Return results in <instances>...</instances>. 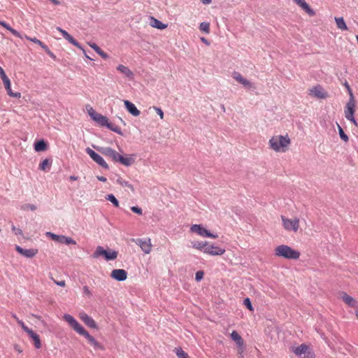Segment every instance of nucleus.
Instances as JSON below:
<instances>
[{
    "label": "nucleus",
    "instance_id": "nucleus-41",
    "mask_svg": "<svg viewBox=\"0 0 358 358\" xmlns=\"http://www.w3.org/2000/svg\"><path fill=\"white\" fill-rule=\"evenodd\" d=\"M45 235H46V236L50 237L52 240H53L56 242H58L59 235H57V234L50 232V231L46 232Z\"/></svg>",
    "mask_w": 358,
    "mask_h": 358
},
{
    "label": "nucleus",
    "instance_id": "nucleus-60",
    "mask_svg": "<svg viewBox=\"0 0 358 358\" xmlns=\"http://www.w3.org/2000/svg\"><path fill=\"white\" fill-rule=\"evenodd\" d=\"M96 178L99 181H101V182H106L107 180L106 178H105L103 176H97Z\"/></svg>",
    "mask_w": 358,
    "mask_h": 358
},
{
    "label": "nucleus",
    "instance_id": "nucleus-53",
    "mask_svg": "<svg viewBox=\"0 0 358 358\" xmlns=\"http://www.w3.org/2000/svg\"><path fill=\"white\" fill-rule=\"evenodd\" d=\"M155 110L157 112V113L159 115L160 118L162 120L164 119V112L160 108L158 107H154Z\"/></svg>",
    "mask_w": 358,
    "mask_h": 358
},
{
    "label": "nucleus",
    "instance_id": "nucleus-34",
    "mask_svg": "<svg viewBox=\"0 0 358 358\" xmlns=\"http://www.w3.org/2000/svg\"><path fill=\"white\" fill-rule=\"evenodd\" d=\"M37 208L36 206L31 203H24L21 206L20 209L24 211H34Z\"/></svg>",
    "mask_w": 358,
    "mask_h": 358
},
{
    "label": "nucleus",
    "instance_id": "nucleus-62",
    "mask_svg": "<svg viewBox=\"0 0 358 358\" xmlns=\"http://www.w3.org/2000/svg\"><path fill=\"white\" fill-rule=\"evenodd\" d=\"M201 1L204 4H208L211 3L212 0H201Z\"/></svg>",
    "mask_w": 358,
    "mask_h": 358
},
{
    "label": "nucleus",
    "instance_id": "nucleus-23",
    "mask_svg": "<svg viewBox=\"0 0 358 358\" xmlns=\"http://www.w3.org/2000/svg\"><path fill=\"white\" fill-rule=\"evenodd\" d=\"M117 70L124 74L129 80H133L134 73L127 66L120 64L117 67Z\"/></svg>",
    "mask_w": 358,
    "mask_h": 358
},
{
    "label": "nucleus",
    "instance_id": "nucleus-11",
    "mask_svg": "<svg viewBox=\"0 0 358 358\" xmlns=\"http://www.w3.org/2000/svg\"><path fill=\"white\" fill-rule=\"evenodd\" d=\"M225 252V250L224 248L215 246L213 244H209L207 243V245L205 248L204 253L210 255L211 256H217L222 255Z\"/></svg>",
    "mask_w": 358,
    "mask_h": 358
},
{
    "label": "nucleus",
    "instance_id": "nucleus-58",
    "mask_svg": "<svg viewBox=\"0 0 358 358\" xmlns=\"http://www.w3.org/2000/svg\"><path fill=\"white\" fill-rule=\"evenodd\" d=\"M55 283L61 287H64L66 285V282L64 280H61V281L55 280Z\"/></svg>",
    "mask_w": 358,
    "mask_h": 358
},
{
    "label": "nucleus",
    "instance_id": "nucleus-36",
    "mask_svg": "<svg viewBox=\"0 0 358 358\" xmlns=\"http://www.w3.org/2000/svg\"><path fill=\"white\" fill-rule=\"evenodd\" d=\"M175 352L178 358H189L188 355L180 348H176Z\"/></svg>",
    "mask_w": 358,
    "mask_h": 358
},
{
    "label": "nucleus",
    "instance_id": "nucleus-48",
    "mask_svg": "<svg viewBox=\"0 0 358 358\" xmlns=\"http://www.w3.org/2000/svg\"><path fill=\"white\" fill-rule=\"evenodd\" d=\"M203 272L201 271H199L195 274V279L196 281H200L203 278Z\"/></svg>",
    "mask_w": 358,
    "mask_h": 358
},
{
    "label": "nucleus",
    "instance_id": "nucleus-55",
    "mask_svg": "<svg viewBox=\"0 0 358 358\" xmlns=\"http://www.w3.org/2000/svg\"><path fill=\"white\" fill-rule=\"evenodd\" d=\"M97 54H99L103 59H107L108 57V55L101 49L97 52Z\"/></svg>",
    "mask_w": 358,
    "mask_h": 358
},
{
    "label": "nucleus",
    "instance_id": "nucleus-50",
    "mask_svg": "<svg viewBox=\"0 0 358 358\" xmlns=\"http://www.w3.org/2000/svg\"><path fill=\"white\" fill-rule=\"evenodd\" d=\"M8 31H10L12 33V34H13L15 36H16L17 38H22L20 33L19 31H17V30L13 29L12 27H10Z\"/></svg>",
    "mask_w": 358,
    "mask_h": 358
},
{
    "label": "nucleus",
    "instance_id": "nucleus-17",
    "mask_svg": "<svg viewBox=\"0 0 358 358\" xmlns=\"http://www.w3.org/2000/svg\"><path fill=\"white\" fill-rule=\"evenodd\" d=\"M79 317L89 327L92 329L97 328L96 322L93 320L92 317H90L85 313H80L79 314Z\"/></svg>",
    "mask_w": 358,
    "mask_h": 358
},
{
    "label": "nucleus",
    "instance_id": "nucleus-5",
    "mask_svg": "<svg viewBox=\"0 0 358 358\" xmlns=\"http://www.w3.org/2000/svg\"><path fill=\"white\" fill-rule=\"evenodd\" d=\"M117 252L110 249L105 250L102 246H97L95 251L92 254L94 259H98L100 257H103L106 261L114 260L117 257Z\"/></svg>",
    "mask_w": 358,
    "mask_h": 358
},
{
    "label": "nucleus",
    "instance_id": "nucleus-16",
    "mask_svg": "<svg viewBox=\"0 0 358 358\" xmlns=\"http://www.w3.org/2000/svg\"><path fill=\"white\" fill-rule=\"evenodd\" d=\"M110 276L118 281H124L127 278V273L124 269H114L112 271Z\"/></svg>",
    "mask_w": 358,
    "mask_h": 358
},
{
    "label": "nucleus",
    "instance_id": "nucleus-56",
    "mask_svg": "<svg viewBox=\"0 0 358 358\" xmlns=\"http://www.w3.org/2000/svg\"><path fill=\"white\" fill-rule=\"evenodd\" d=\"M0 25L2 26L3 27L6 28L7 30H9V29L11 27L8 24H7L6 22L4 21H1L0 20Z\"/></svg>",
    "mask_w": 358,
    "mask_h": 358
},
{
    "label": "nucleus",
    "instance_id": "nucleus-64",
    "mask_svg": "<svg viewBox=\"0 0 358 358\" xmlns=\"http://www.w3.org/2000/svg\"><path fill=\"white\" fill-rule=\"evenodd\" d=\"M356 308L355 315H356L357 317L358 318V306H357V308Z\"/></svg>",
    "mask_w": 358,
    "mask_h": 358
},
{
    "label": "nucleus",
    "instance_id": "nucleus-42",
    "mask_svg": "<svg viewBox=\"0 0 358 358\" xmlns=\"http://www.w3.org/2000/svg\"><path fill=\"white\" fill-rule=\"evenodd\" d=\"M45 235H46V236L50 237L52 240H53L56 242H58L59 235H57V234L50 232V231L46 232Z\"/></svg>",
    "mask_w": 358,
    "mask_h": 358
},
{
    "label": "nucleus",
    "instance_id": "nucleus-52",
    "mask_svg": "<svg viewBox=\"0 0 358 358\" xmlns=\"http://www.w3.org/2000/svg\"><path fill=\"white\" fill-rule=\"evenodd\" d=\"M0 76L3 81L8 79V78L6 75L4 70L1 66H0Z\"/></svg>",
    "mask_w": 358,
    "mask_h": 358
},
{
    "label": "nucleus",
    "instance_id": "nucleus-40",
    "mask_svg": "<svg viewBox=\"0 0 358 358\" xmlns=\"http://www.w3.org/2000/svg\"><path fill=\"white\" fill-rule=\"evenodd\" d=\"M199 29L201 31H203V32H206V33H209V31H210V25H209V23L208 22H201L199 25Z\"/></svg>",
    "mask_w": 358,
    "mask_h": 358
},
{
    "label": "nucleus",
    "instance_id": "nucleus-2",
    "mask_svg": "<svg viewBox=\"0 0 358 358\" xmlns=\"http://www.w3.org/2000/svg\"><path fill=\"white\" fill-rule=\"evenodd\" d=\"M87 112L90 117L95 121L101 127H106L110 130L122 135L121 129L116 125L109 122L108 118L100 113H96L92 107L87 108Z\"/></svg>",
    "mask_w": 358,
    "mask_h": 358
},
{
    "label": "nucleus",
    "instance_id": "nucleus-63",
    "mask_svg": "<svg viewBox=\"0 0 358 358\" xmlns=\"http://www.w3.org/2000/svg\"><path fill=\"white\" fill-rule=\"evenodd\" d=\"M69 179H70L71 180H78V177H77V176H71L69 177Z\"/></svg>",
    "mask_w": 358,
    "mask_h": 358
},
{
    "label": "nucleus",
    "instance_id": "nucleus-44",
    "mask_svg": "<svg viewBox=\"0 0 358 358\" xmlns=\"http://www.w3.org/2000/svg\"><path fill=\"white\" fill-rule=\"evenodd\" d=\"M243 304L250 310H253L252 303L249 298H246L243 301Z\"/></svg>",
    "mask_w": 358,
    "mask_h": 358
},
{
    "label": "nucleus",
    "instance_id": "nucleus-6",
    "mask_svg": "<svg viewBox=\"0 0 358 358\" xmlns=\"http://www.w3.org/2000/svg\"><path fill=\"white\" fill-rule=\"evenodd\" d=\"M355 101L352 95V93H350V98L348 102L347 103L345 108V117L347 120H350L355 125H357V122L354 117L355 113Z\"/></svg>",
    "mask_w": 358,
    "mask_h": 358
},
{
    "label": "nucleus",
    "instance_id": "nucleus-47",
    "mask_svg": "<svg viewBox=\"0 0 358 358\" xmlns=\"http://www.w3.org/2000/svg\"><path fill=\"white\" fill-rule=\"evenodd\" d=\"M131 210L132 212L138 214V215H142L143 214V211H142V209L141 208H139L138 206H132L131 208Z\"/></svg>",
    "mask_w": 358,
    "mask_h": 358
},
{
    "label": "nucleus",
    "instance_id": "nucleus-13",
    "mask_svg": "<svg viewBox=\"0 0 358 358\" xmlns=\"http://www.w3.org/2000/svg\"><path fill=\"white\" fill-rule=\"evenodd\" d=\"M56 29L57 31H59L62 34L63 37L66 40H67L70 43L75 45L78 48L82 50L83 51V52L85 54V51L81 45L76 40H75L66 31L62 29V28H60L59 27H57Z\"/></svg>",
    "mask_w": 358,
    "mask_h": 358
},
{
    "label": "nucleus",
    "instance_id": "nucleus-61",
    "mask_svg": "<svg viewBox=\"0 0 358 358\" xmlns=\"http://www.w3.org/2000/svg\"><path fill=\"white\" fill-rule=\"evenodd\" d=\"M345 86L348 89V90L349 91L350 94L352 93L350 87V85H348V83L347 82L345 83Z\"/></svg>",
    "mask_w": 358,
    "mask_h": 358
},
{
    "label": "nucleus",
    "instance_id": "nucleus-54",
    "mask_svg": "<svg viewBox=\"0 0 358 358\" xmlns=\"http://www.w3.org/2000/svg\"><path fill=\"white\" fill-rule=\"evenodd\" d=\"M44 50L45 51V52L50 57H52V59H56V56L54 55V53L49 49V48L47 46L45 48V49H44Z\"/></svg>",
    "mask_w": 358,
    "mask_h": 358
},
{
    "label": "nucleus",
    "instance_id": "nucleus-22",
    "mask_svg": "<svg viewBox=\"0 0 358 358\" xmlns=\"http://www.w3.org/2000/svg\"><path fill=\"white\" fill-rule=\"evenodd\" d=\"M3 83L4 84L6 90L7 91V93L10 96L15 97L17 99H19L21 97V94L20 92H12L11 87H10V81L9 78L3 81Z\"/></svg>",
    "mask_w": 358,
    "mask_h": 358
},
{
    "label": "nucleus",
    "instance_id": "nucleus-19",
    "mask_svg": "<svg viewBox=\"0 0 358 358\" xmlns=\"http://www.w3.org/2000/svg\"><path fill=\"white\" fill-rule=\"evenodd\" d=\"M294 1L310 16H314L315 15V12L312 8H310L305 0H294Z\"/></svg>",
    "mask_w": 358,
    "mask_h": 358
},
{
    "label": "nucleus",
    "instance_id": "nucleus-57",
    "mask_svg": "<svg viewBox=\"0 0 358 358\" xmlns=\"http://www.w3.org/2000/svg\"><path fill=\"white\" fill-rule=\"evenodd\" d=\"M303 358H315V355L312 352H308L303 357Z\"/></svg>",
    "mask_w": 358,
    "mask_h": 358
},
{
    "label": "nucleus",
    "instance_id": "nucleus-21",
    "mask_svg": "<svg viewBox=\"0 0 358 358\" xmlns=\"http://www.w3.org/2000/svg\"><path fill=\"white\" fill-rule=\"evenodd\" d=\"M27 334L33 340L34 345L35 348L37 349L41 348V343L39 336L36 332H34L32 329H30Z\"/></svg>",
    "mask_w": 358,
    "mask_h": 358
},
{
    "label": "nucleus",
    "instance_id": "nucleus-10",
    "mask_svg": "<svg viewBox=\"0 0 358 358\" xmlns=\"http://www.w3.org/2000/svg\"><path fill=\"white\" fill-rule=\"evenodd\" d=\"M136 245L140 246L141 250L145 253L149 254L152 250V244L150 238H137L132 239Z\"/></svg>",
    "mask_w": 358,
    "mask_h": 358
},
{
    "label": "nucleus",
    "instance_id": "nucleus-20",
    "mask_svg": "<svg viewBox=\"0 0 358 358\" xmlns=\"http://www.w3.org/2000/svg\"><path fill=\"white\" fill-rule=\"evenodd\" d=\"M124 104L127 110L134 116H138L141 113L140 110L136 107V106L128 100L124 101Z\"/></svg>",
    "mask_w": 358,
    "mask_h": 358
},
{
    "label": "nucleus",
    "instance_id": "nucleus-49",
    "mask_svg": "<svg viewBox=\"0 0 358 358\" xmlns=\"http://www.w3.org/2000/svg\"><path fill=\"white\" fill-rule=\"evenodd\" d=\"M8 31H10L12 33V34H13L15 36H16L17 38H22L20 33L19 31H17V30L13 29L12 27H10Z\"/></svg>",
    "mask_w": 358,
    "mask_h": 358
},
{
    "label": "nucleus",
    "instance_id": "nucleus-24",
    "mask_svg": "<svg viewBox=\"0 0 358 358\" xmlns=\"http://www.w3.org/2000/svg\"><path fill=\"white\" fill-rule=\"evenodd\" d=\"M150 25L152 27L157 28L161 30L167 27V24L162 23L161 21L155 18L154 17H150Z\"/></svg>",
    "mask_w": 358,
    "mask_h": 358
},
{
    "label": "nucleus",
    "instance_id": "nucleus-12",
    "mask_svg": "<svg viewBox=\"0 0 358 358\" xmlns=\"http://www.w3.org/2000/svg\"><path fill=\"white\" fill-rule=\"evenodd\" d=\"M232 78L243 85L246 89L255 88L254 85L250 81L243 77L242 75L237 71L232 73Z\"/></svg>",
    "mask_w": 358,
    "mask_h": 358
},
{
    "label": "nucleus",
    "instance_id": "nucleus-33",
    "mask_svg": "<svg viewBox=\"0 0 358 358\" xmlns=\"http://www.w3.org/2000/svg\"><path fill=\"white\" fill-rule=\"evenodd\" d=\"M117 182L119 185H120L122 187H127L129 188L132 192H134L135 189H134V186L131 184H130L128 181L124 180L123 178H117Z\"/></svg>",
    "mask_w": 358,
    "mask_h": 358
},
{
    "label": "nucleus",
    "instance_id": "nucleus-51",
    "mask_svg": "<svg viewBox=\"0 0 358 358\" xmlns=\"http://www.w3.org/2000/svg\"><path fill=\"white\" fill-rule=\"evenodd\" d=\"M88 45L97 53L98 51L101 50V48L94 43H88Z\"/></svg>",
    "mask_w": 358,
    "mask_h": 358
},
{
    "label": "nucleus",
    "instance_id": "nucleus-27",
    "mask_svg": "<svg viewBox=\"0 0 358 358\" xmlns=\"http://www.w3.org/2000/svg\"><path fill=\"white\" fill-rule=\"evenodd\" d=\"M231 338L233 341H234L236 344L240 346L241 348L243 347V341L241 338V336L238 334L237 331H233L231 334ZM241 351H243V348L241 349Z\"/></svg>",
    "mask_w": 358,
    "mask_h": 358
},
{
    "label": "nucleus",
    "instance_id": "nucleus-30",
    "mask_svg": "<svg viewBox=\"0 0 358 358\" xmlns=\"http://www.w3.org/2000/svg\"><path fill=\"white\" fill-rule=\"evenodd\" d=\"M34 149L36 152L45 151L47 149V144L43 140L38 141L34 144Z\"/></svg>",
    "mask_w": 358,
    "mask_h": 358
},
{
    "label": "nucleus",
    "instance_id": "nucleus-38",
    "mask_svg": "<svg viewBox=\"0 0 358 358\" xmlns=\"http://www.w3.org/2000/svg\"><path fill=\"white\" fill-rule=\"evenodd\" d=\"M99 150L104 155L110 157L115 150H113L110 148H101V149H99Z\"/></svg>",
    "mask_w": 358,
    "mask_h": 358
},
{
    "label": "nucleus",
    "instance_id": "nucleus-46",
    "mask_svg": "<svg viewBox=\"0 0 358 358\" xmlns=\"http://www.w3.org/2000/svg\"><path fill=\"white\" fill-rule=\"evenodd\" d=\"M12 231L17 236H22V231L20 229L16 227L14 225H12Z\"/></svg>",
    "mask_w": 358,
    "mask_h": 358
},
{
    "label": "nucleus",
    "instance_id": "nucleus-32",
    "mask_svg": "<svg viewBox=\"0 0 358 358\" xmlns=\"http://www.w3.org/2000/svg\"><path fill=\"white\" fill-rule=\"evenodd\" d=\"M335 21L338 29L342 31L348 30V27L344 21L343 17H335Z\"/></svg>",
    "mask_w": 358,
    "mask_h": 358
},
{
    "label": "nucleus",
    "instance_id": "nucleus-43",
    "mask_svg": "<svg viewBox=\"0 0 358 358\" xmlns=\"http://www.w3.org/2000/svg\"><path fill=\"white\" fill-rule=\"evenodd\" d=\"M121 155L117 152L115 150L113 151L110 158L115 162H118Z\"/></svg>",
    "mask_w": 358,
    "mask_h": 358
},
{
    "label": "nucleus",
    "instance_id": "nucleus-59",
    "mask_svg": "<svg viewBox=\"0 0 358 358\" xmlns=\"http://www.w3.org/2000/svg\"><path fill=\"white\" fill-rule=\"evenodd\" d=\"M83 290H84V292H85L86 294H90V289H89L88 287L85 286V287H83Z\"/></svg>",
    "mask_w": 358,
    "mask_h": 358
},
{
    "label": "nucleus",
    "instance_id": "nucleus-28",
    "mask_svg": "<svg viewBox=\"0 0 358 358\" xmlns=\"http://www.w3.org/2000/svg\"><path fill=\"white\" fill-rule=\"evenodd\" d=\"M207 243V241H194L192 242V248L204 252Z\"/></svg>",
    "mask_w": 358,
    "mask_h": 358
},
{
    "label": "nucleus",
    "instance_id": "nucleus-9",
    "mask_svg": "<svg viewBox=\"0 0 358 358\" xmlns=\"http://www.w3.org/2000/svg\"><path fill=\"white\" fill-rule=\"evenodd\" d=\"M85 151L90 155V157L99 166L106 169H108V164L105 162V160L101 155L97 154L96 152H94L90 148H86Z\"/></svg>",
    "mask_w": 358,
    "mask_h": 358
},
{
    "label": "nucleus",
    "instance_id": "nucleus-37",
    "mask_svg": "<svg viewBox=\"0 0 358 358\" xmlns=\"http://www.w3.org/2000/svg\"><path fill=\"white\" fill-rule=\"evenodd\" d=\"M106 199L110 201L115 207L119 206V201L113 194H108L106 196Z\"/></svg>",
    "mask_w": 358,
    "mask_h": 358
},
{
    "label": "nucleus",
    "instance_id": "nucleus-26",
    "mask_svg": "<svg viewBox=\"0 0 358 358\" xmlns=\"http://www.w3.org/2000/svg\"><path fill=\"white\" fill-rule=\"evenodd\" d=\"M57 243H63V244H66V245H76V241L75 240H73L72 238L66 236H63V235L59 236V239H58Z\"/></svg>",
    "mask_w": 358,
    "mask_h": 358
},
{
    "label": "nucleus",
    "instance_id": "nucleus-25",
    "mask_svg": "<svg viewBox=\"0 0 358 358\" xmlns=\"http://www.w3.org/2000/svg\"><path fill=\"white\" fill-rule=\"evenodd\" d=\"M308 346L306 344H301L299 346L295 348L293 350V352L296 356H301L304 354V355L308 352Z\"/></svg>",
    "mask_w": 358,
    "mask_h": 358
},
{
    "label": "nucleus",
    "instance_id": "nucleus-29",
    "mask_svg": "<svg viewBox=\"0 0 358 358\" xmlns=\"http://www.w3.org/2000/svg\"><path fill=\"white\" fill-rule=\"evenodd\" d=\"M118 162L126 166H129L134 162V159L131 157H124L121 155Z\"/></svg>",
    "mask_w": 358,
    "mask_h": 358
},
{
    "label": "nucleus",
    "instance_id": "nucleus-15",
    "mask_svg": "<svg viewBox=\"0 0 358 358\" xmlns=\"http://www.w3.org/2000/svg\"><path fill=\"white\" fill-rule=\"evenodd\" d=\"M309 94L317 99H325L328 96L327 92L320 85L312 87Z\"/></svg>",
    "mask_w": 358,
    "mask_h": 358
},
{
    "label": "nucleus",
    "instance_id": "nucleus-31",
    "mask_svg": "<svg viewBox=\"0 0 358 358\" xmlns=\"http://www.w3.org/2000/svg\"><path fill=\"white\" fill-rule=\"evenodd\" d=\"M52 162L48 159L43 160L39 164V169L43 171H48L50 169Z\"/></svg>",
    "mask_w": 358,
    "mask_h": 358
},
{
    "label": "nucleus",
    "instance_id": "nucleus-1",
    "mask_svg": "<svg viewBox=\"0 0 358 358\" xmlns=\"http://www.w3.org/2000/svg\"><path fill=\"white\" fill-rule=\"evenodd\" d=\"M64 319L69 325L80 335L85 336L89 343L92 345L95 350L103 349V346L93 336H92L78 321L71 315L65 314Z\"/></svg>",
    "mask_w": 358,
    "mask_h": 358
},
{
    "label": "nucleus",
    "instance_id": "nucleus-39",
    "mask_svg": "<svg viewBox=\"0 0 358 358\" xmlns=\"http://www.w3.org/2000/svg\"><path fill=\"white\" fill-rule=\"evenodd\" d=\"M338 133H339V136L341 137V138L345 142H348V136L345 134L343 129L341 128V127L338 124Z\"/></svg>",
    "mask_w": 358,
    "mask_h": 358
},
{
    "label": "nucleus",
    "instance_id": "nucleus-7",
    "mask_svg": "<svg viewBox=\"0 0 358 358\" xmlns=\"http://www.w3.org/2000/svg\"><path fill=\"white\" fill-rule=\"evenodd\" d=\"M281 220L282 222V226L285 230L288 231L296 232L298 231L299 227V219L295 217L294 219H289L282 215Z\"/></svg>",
    "mask_w": 358,
    "mask_h": 358
},
{
    "label": "nucleus",
    "instance_id": "nucleus-8",
    "mask_svg": "<svg viewBox=\"0 0 358 358\" xmlns=\"http://www.w3.org/2000/svg\"><path fill=\"white\" fill-rule=\"evenodd\" d=\"M190 231L196 233L202 237H207L211 238H217V234L210 233L208 229L204 228L201 224H193L190 227Z\"/></svg>",
    "mask_w": 358,
    "mask_h": 358
},
{
    "label": "nucleus",
    "instance_id": "nucleus-14",
    "mask_svg": "<svg viewBox=\"0 0 358 358\" xmlns=\"http://www.w3.org/2000/svg\"><path fill=\"white\" fill-rule=\"evenodd\" d=\"M339 297L348 306L352 307V308H357L358 301L355 299H354L352 296L348 295L347 293H345L344 292L339 293Z\"/></svg>",
    "mask_w": 358,
    "mask_h": 358
},
{
    "label": "nucleus",
    "instance_id": "nucleus-3",
    "mask_svg": "<svg viewBox=\"0 0 358 358\" xmlns=\"http://www.w3.org/2000/svg\"><path fill=\"white\" fill-rule=\"evenodd\" d=\"M268 144L270 148L275 152H285L290 144V139L288 135L274 136L271 138Z\"/></svg>",
    "mask_w": 358,
    "mask_h": 358
},
{
    "label": "nucleus",
    "instance_id": "nucleus-35",
    "mask_svg": "<svg viewBox=\"0 0 358 358\" xmlns=\"http://www.w3.org/2000/svg\"><path fill=\"white\" fill-rule=\"evenodd\" d=\"M25 38L30 41H32L34 42V43H36L38 45H39L43 50L45 49V48L47 47V45L43 43L42 41H41L40 40H38V38H31V37H29V36H25Z\"/></svg>",
    "mask_w": 358,
    "mask_h": 358
},
{
    "label": "nucleus",
    "instance_id": "nucleus-45",
    "mask_svg": "<svg viewBox=\"0 0 358 358\" xmlns=\"http://www.w3.org/2000/svg\"><path fill=\"white\" fill-rule=\"evenodd\" d=\"M17 322L21 326V327L22 328V329L26 332L27 333L31 329H29V327H27L24 323L20 320L19 318H17Z\"/></svg>",
    "mask_w": 358,
    "mask_h": 358
},
{
    "label": "nucleus",
    "instance_id": "nucleus-18",
    "mask_svg": "<svg viewBox=\"0 0 358 358\" xmlns=\"http://www.w3.org/2000/svg\"><path fill=\"white\" fill-rule=\"evenodd\" d=\"M15 250L22 256L28 258H31L38 253L37 249H24L19 245H16Z\"/></svg>",
    "mask_w": 358,
    "mask_h": 358
},
{
    "label": "nucleus",
    "instance_id": "nucleus-4",
    "mask_svg": "<svg viewBox=\"0 0 358 358\" xmlns=\"http://www.w3.org/2000/svg\"><path fill=\"white\" fill-rule=\"evenodd\" d=\"M274 255L276 257L287 259H298L300 257V252L298 250H294L287 245L277 246L275 248Z\"/></svg>",
    "mask_w": 358,
    "mask_h": 358
}]
</instances>
